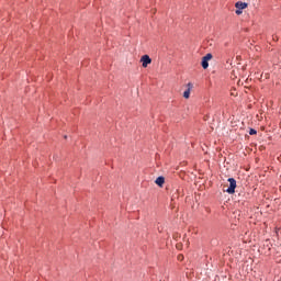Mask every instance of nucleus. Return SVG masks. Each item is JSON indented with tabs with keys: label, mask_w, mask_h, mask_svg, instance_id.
I'll return each instance as SVG.
<instances>
[{
	"label": "nucleus",
	"mask_w": 281,
	"mask_h": 281,
	"mask_svg": "<svg viewBox=\"0 0 281 281\" xmlns=\"http://www.w3.org/2000/svg\"><path fill=\"white\" fill-rule=\"evenodd\" d=\"M235 14H237V16H240V14H243L244 10H247V8H249V3L247 2H243V1H237L235 3Z\"/></svg>",
	"instance_id": "1"
},
{
	"label": "nucleus",
	"mask_w": 281,
	"mask_h": 281,
	"mask_svg": "<svg viewBox=\"0 0 281 281\" xmlns=\"http://www.w3.org/2000/svg\"><path fill=\"white\" fill-rule=\"evenodd\" d=\"M229 187L225 190L227 194H234L236 192V179L228 178Z\"/></svg>",
	"instance_id": "2"
},
{
	"label": "nucleus",
	"mask_w": 281,
	"mask_h": 281,
	"mask_svg": "<svg viewBox=\"0 0 281 281\" xmlns=\"http://www.w3.org/2000/svg\"><path fill=\"white\" fill-rule=\"evenodd\" d=\"M212 58H213L212 53H207L204 57H202L201 66L203 69H207V67H210V63L207 61L212 60Z\"/></svg>",
	"instance_id": "3"
},
{
	"label": "nucleus",
	"mask_w": 281,
	"mask_h": 281,
	"mask_svg": "<svg viewBox=\"0 0 281 281\" xmlns=\"http://www.w3.org/2000/svg\"><path fill=\"white\" fill-rule=\"evenodd\" d=\"M140 63H142V67L146 69V67H148L153 63V59L150 58L149 55H143L140 57Z\"/></svg>",
	"instance_id": "4"
},
{
	"label": "nucleus",
	"mask_w": 281,
	"mask_h": 281,
	"mask_svg": "<svg viewBox=\"0 0 281 281\" xmlns=\"http://www.w3.org/2000/svg\"><path fill=\"white\" fill-rule=\"evenodd\" d=\"M187 87L188 89L183 92V98L186 100L190 99V91H192V89L194 88V85H192V82H189Z\"/></svg>",
	"instance_id": "5"
},
{
	"label": "nucleus",
	"mask_w": 281,
	"mask_h": 281,
	"mask_svg": "<svg viewBox=\"0 0 281 281\" xmlns=\"http://www.w3.org/2000/svg\"><path fill=\"white\" fill-rule=\"evenodd\" d=\"M156 186H158L159 188H164V184L166 183V178L164 176H159L156 180H155Z\"/></svg>",
	"instance_id": "6"
},
{
	"label": "nucleus",
	"mask_w": 281,
	"mask_h": 281,
	"mask_svg": "<svg viewBox=\"0 0 281 281\" xmlns=\"http://www.w3.org/2000/svg\"><path fill=\"white\" fill-rule=\"evenodd\" d=\"M258 132L256 131V130H254V128H250V131H249V135H256Z\"/></svg>",
	"instance_id": "7"
},
{
	"label": "nucleus",
	"mask_w": 281,
	"mask_h": 281,
	"mask_svg": "<svg viewBox=\"0 0 281 281\" xmlns=\"http://www.w3.org/2000/svg\"><path fill=\"white\" fill-rule=\"evenodd\" d=\"M178 260H183V255H178Z\"/></svg>",
	"instance_id": "8"
}]
</instances>
